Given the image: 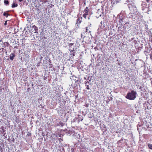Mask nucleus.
Listing matches in <instances>:
<instances>
[{"label": "nucleus", "mask_w": 152, "mask_h": 152, "mask_svg": "<svg viewBox=\"0 0 152 152\" xmlns=\"http://www.w3.org/2000/svg\"><path fill=\"white\" fill-rule=\"evenodd\" d=\"M70 55H71V57H73V56H75V54L76 52V50H74V51H70Z\"/></svg>", "instance_id": "39448f33"}, {"label": "nucleus", "mask_w": 152, "mask_h": 152, "mask_svg": "<svg viewBox=\"0 0 152 152\" xmlns=\"http://www.w3.org/2000/svg\"><path fill=\"white\" fill-rule=\"evenodd\" d=\"M79 20L80 19L79 18L77 19V22L79 20V23H81V21L80 20Z\"/></svg>", "instance_id": "dca6fc26"}, {"label": "nucleus", "mask_w": 152, "mask_h": 152, "mask_svg": "<svg viewBox=\"0 0 152 152\" xmlns=\"http://www.w3.org/2000/svg\"><path fill=\"white\" fill-rule=\"evenodd\" d=\"M100 16H101V14L100 15Z\"/></svg>", "instance_id": "c9c22d12"}, {"label": "nucleus", "mask_w": 152, "mask_h": 152, "mask_svg": "<svg viewBox=\"0 0 152 152\" xmlns=\"http://www.w3.org/2000/svg\"><path fill=\"white\" fill-rule=\"evenodd\" d=\"M150 0H146V1H147L148 2Z\"/></svg>", "instance_id": "bb28decb"}, {"label": "nucleus", "mask_w": 152, "mask_h": 152, "mask_svg": "<svg viewBox=\"0 0 152 152\" xmlns=\"http://www.w3.org/2000/svg\"><path fill=\"white\" fill-rule=\"evenodd\" d=\"M123 21H122V19H121L120 20V21H119V22L120 23H121V22H122Z\"/></svg>", "instance_id": "a211bd4d"}, {"label": "nucleus", "mask_w": 152, "mask_h": 152, "mask_svg": "<svg viewBox=\"0 0 152 152\" xmlns=\"http://www.w3.org/2000/svg\"><path fill=\"white\" fill-rule=\"evenodd\" d=\"M4 4L6 5L8 4H9V1L7 0H4Z\"/></svg>", "instance_id": "9d476101"}, {"label": "nucleus", "mask_w": 152, "mask_h": 152, "mask_svg": "<svg viewBox=\"0 0 152 152\" xmlns=\"http://www.w3.org/2000/svg\"><path fill=\"white\" fill-rule=\"evenodd\" d=\"M151 42H152V40H151Z\"/></svg>", "instance_id": "72a5a7b5"}, {"label": "nucleus", "mask_w": 152, "mask_h": 152, "mask_svg": "<svg viewBox=\"0 0 152 152\" xmlns=\"http://www.w3.org/2000/svg\"><path fill=\"white\" fill-rule=\"evenodd\" d=\"M3 15L4 16H6V17L7 18L8 17V16L10 15L5 12H4L3 14Z\"/></svg>", "instance_id": "1a4fd4ad"}, {"label": "nucleus", "mask_w": 152, "mask_h": 152, "mask_svg": "<svg viewBox=\"0 0 152 152\" xmlns=\"http://www.w3.org/2000/svg\"><path fill=\"white\" fill-rule=\"evenodd\" d=\"M88 8L87 7H86V9L85 10L84 12V14H85V15H88V11L87 9Z\"/></svg>", "instance_id": "423d86ee"}, {"label": "nucleus", "mask_w": 152, "mask_h": 152, "mask_svg": "<svg viewBox=\"0 0 152 152\" xmlns=\"http://www.w3.org/2000/svg\"><path fill=\"white\" fill-rule=\"evenodd\" d=\"M2 150V149L1 148L0 150Z\"/></svg>", "instance_id": "473e14b6"}, {"label": "nucleus", "mask_w": 152, "mask_h": 152, "mask_svg": "<svg viewBox=\"0 0 152 152\" xmlns=\"http://www.w3.org/2000/svg\"><path fill=\"white\" fill-rule=\"evenodd\" d=\"M69 50L70 51L76 50L77 47V46H76V45L74 43H69Z\"/></svg>", "instance_id": "f03ea898"}, {"label": "nucleus", "mask_w": 152, "mask_h": 152, "mask_svg": "<svg viewBox=\"0 0 152 152\" xmlns=\"http://www.w3.org/2000/svg\"><path fill=\"white\" fill-rule=\"evenodd\" d=\"M140 125H137V130H139V128H138L139 127H140Z\"/></svg>", "instance_id": "2eb2a0df"}, {"label": "nucleus", "mask_w": 152, "mask_h": 152, "mask_svg": "<svg viewBox=\"0 0 152 152\" xmlns=\"http://www.w3.org/2000/svg\"><path fill=\"white\" fill-rule=\"evenodd\" d=\"M88 19H89V17H88Z\"/></svg>", "instance_id": "7c9ffc66"}, {"label": "nucleus", "mask_w": 152, "mask_h": 152, "mask_svg": "<svg viewBox=\"0 0 152 152\" xmlns=\"http://www.w3.org/2000/svg\"><path fill=\"white\" fill-rule=\"evenodd\" d=\"M102 21H101V24H102Z\"/></svg>", "instance_id": "c756f323"}, {"label": "nucleus", "mask_w": 152, "mask_h": 152, "mask_svg": "<svg viewBox=\"0 0 152 152\" xmlns=\"http://www.w3.org/2000/svg\"><path fill=\"white\" fill-rule=\"evenodd\" d=\"M150 58L151 59H152V56L151 55L150 56Z\"/></svg>", "instance_id": "393cba45"}, {"label": "nucleus", "mask_w": 152, "mask_h": 152, "mask_svg": "<svg viewBox=\"0 0 152 152\" xmlns=\"http://www.w3.org/2000/svg\"><path fill=\"white\" fill-rule=\"evenodd\" d=\"M15 56V55L14 53H11L10 56V59L12 61L13 60Z\"/></svg>", "instance_id": "20e7f679"}, {"label": "nucleus", "mask_w": 152, "mask_h": 152, "mask_svg": "<svg viewBox=\"0 0 152 152\" xmlns=\"http://www.w3.org/2000/svg\"><path fill=\"white\" fill-rule=\"evenodd\" d=\"M64 124L63 122H60L58 124V125L62 126L64 125Z\"/></svg>", "instance_id": "9b49d317"}, {"label": "nucleus", "mask_w": 152, "mask_h": 152, "mask_svg": "<svg viewBox=\"0 0 152 152\" xmlns=\"http://www.w3.org/2000/svg\"><path fill=\"white\" fill-rule=\"evenodd\" d=\"M5 53H7V51L6 50H5Z\"/></svg>", "instance_id": "a878e982"}, {"label": "nucleus", "mask_w": 152, "mask_h": 152, "mask_svg": "<svg viewBox=\"0 0 152 152\" xmlns=\"http://www.w3.org/2000/svg\"><path fill=\"white\" fill-rule=\"evenodd\" d=\"M87 83H89V82H85V84H86V88L88 90H89L90 89L89 86L88 85H87Z\"/></svg>", "instance_id": "6e6552de"}, {"label": "nucleus", "mask_w": 152, "mask_h": 152, "mask_svg": "<svg viewBox=\"0 0 152 152\" xmlns=\"http://www.w3.org/2000/svg\"><path fill=\"white\" fill-rule=\"evenodd\" d=\"M18 6V5L17 4H15V3H13L12 5V8H14L17 7Z\"/></svg>", "instance_id": "0eeeda50"}, {"label": "nucleus", "mask_w": 152, "mask_h": 152, "mask_svg": "<svg viewBox=\"0 0 152 152\" xmlns=\"http://www.w3.org/2000/svg\"><path fill=\"white\" fill-rule=\"evenodd\" d=\"M88 27H86V32H88Z\"/></svg>", "instance_id": "f3484780"}, {"label": "nucleus", "mask_w": 152, "mask_h": 152, "mask_svg": "<svg viewBox=\"0 0 152 152\" xmlns=\"http://www.w3.org/2000/svg\"><path fill=\"white\" fill-rule=\"evenodd\" d=\"M2 51H5V50H6V49H4V48H2L0 49Z\"/></svg>", "instance_id": "ddd939ff"}, {"label": "nucleus", "mask_w": 152, "mask_h": 152, "mask_svg": "<svg viewBox=\"0 0 152 152\" xmlns=\"http://www.w3.org/2000/svg\"><path fill=\"white\" fill-rule=\"evenodd\" d=\"M150 42H149V44H150Z\"/></svg>", "instance_id": "f704fd0d"}, {"label": "nucleus", "mask_w": 152, "mask_h": 152, "mask_svg": "<svg viewBox=\"0 0 152 152\" xmlns=\"http://www.w3.org/2000/svg\"><path fill=\"white\" fill-rule=\"evenodd\" d=\"M151 84H152V81H151Z\"/></svg>", "instance_id": "c85d7f7f"}, {"label": "nucleus", "mask_w": 152, "mask_h": 152, "mask_svg": "<svg viewBox=\"0 0 152 152\" xmlns=\"http://www.w3.org/2000/svg\"><path fill=\"white\" fill-rule=\"evenodd\" d=\"M87 15H85V14H83V16L84 18L85 19H86V16Z\"/></svg>", "instance_id": "4468645a"}, {"label": "nucleus", "mask_w": 152, "mask_h": 152, "mask_svg": "<svg viewBox=\"0 0 152 152\" xmlns=\"http://www.w3.org/2000/svg\"><path fill=\"white\" fill-rule=\"evenodd\" d=\"M138 19V18L137 17H136V18H134V19L136 20L137 19Z\"/></svg>", "instance_id": "5701e85b"}, {"label": "nucleus", "mask_w": 152, "mask_h": 152, "mask_svg": "<svg viewBox=\"0 0 152 152\" xmlns=\"http://www.w3.org/2000/svg\"><path fill=\"white\" fill-rule=\"evenodd\" d=\"M17 152H20V151H19V150H18V151Z\"/></svg>", "instance_id": "cd10ccee"}, {"label": "nucleus", "mask_w": 152, "mask_h": 152, "mask_svg": "<svg viewBox=\"0 0 152 152\" xmlns=\"http://www.w3.org/2000/svg\"><path fill=\"white\" fill-rule=\"evenodd\" d=\"M32 28L33 29V31L35 33H38V32L37 31L38 30L37 28L35 26V25L33 26L32 27Z\"/></svg>", "instance_id": "7ed1b4c3"}, {"label": "nucleus", "mask_w": 152, "mask_h": 152, "mask_svg": "<svg viewBox=\"0 0 152 152\" xmlns=\"http://www.w3.org/2000/svg\"><path fill=\"white\" fill-rule=\"evenodd\" d=\"M30 135V133H28V134H27V135H28V136Z\"/></svg>", "instance_id": "412c9836"}, {"label": "nucleus", "mask_w": 152, "mask_h": 152, "mask_svg": "<svg viewBox=\"0 0 152 152\" xmlns=\"http://www.w3.org/2000/svg\"><path fill=\"white\" fill-rule=\"evenodd\" d=\"M79 81H80L79 80H77V81H76L75 82H79Z\"/></svg>", "instance_id": "aec40b11"}, {"label": "nucleus", "mask_w": 152, "mask_h": 152, "mask_svg": "<svg viewBox=\"0 0 152 152\" xmlns=\"http://www.w3.org/2000/svg\"><path fill=\"white\" fill-rule=\"evenodd\" d=\"M83 120V119H82V120H81V121H82Z\"/></svg>", "instance_id": "2f4dec72"}, {"label": "nucleus", "mask_w": 152, "mask_h": 152, "mask_svg": "<svg viewBox=\"0 0 152 152\" xmlns=\"http://www.w3.org/2000/svg\"><path fill=\"white\" fill-rule=\"evenodd\" d=\"M23 1V0H19V1L20 2H21Z\"/></svg>", "instance_id": "b1692460"}, {"label": "nucleus", "mask_w": 152, "mask_h": 152, "mask_svg": "<svg viewBox=\"0 0 152 152\" xmlns=\"http://www.w3.org/2000/svg\"><path fill=\"white\" fill-rule=\"evenodd\" d=\"M7 21H5L4 23V24L5 25H7Z\"/></svg>", "instance_id": "6ab92c4d"}, {"label": "nucleus", "mask_w": 152, "mask_h": 152, "mask_svg": "<svg viewBox=\"0 0 152 152\" xmlns=\"http://www.w3.org/2000/svg\"><path fill=\"white\" fill-rule=\"evenodd\" d=\"M137 93L136 92L133 90H132L131 92L127 93L126 98L130 100H134L136 97Z\"/></svg>", "instance_id": "f257e3e1"}, {"label": "nucleus", "mask_w": 152, "mask_h": 152, "mask_svg": "<svg viewBox=\"0 0 152 152\" xmlns=\"http://www.w3.org/2000/svg\"><path fill=\"white\" fill-rule=\"evenodd\" d=\"M7 46H8V45H9V44L8 43H7Z\"/></svg>", "instance_id": "4be33fe9"}, {"label": "nucleus", "mask_w": 152, "mask_h": 152, "mask_svg": "<svg viewBox=\"0 0 152 152\" xmlns=\"http://www.w3.org/2000/svg\"><path fill=\"white\" fill-rule=\"evenodd\" d=\"M42 58V57H41V58Z\"/></svg>", "instance_id": "e433bc0d"}, {"label": "nucleus", "mask_w": 152, "mask_h": 152, "mask_svg": "<svg viewBox=\"0 0 152 152\" xmlns=\"http://www.w3.org/2000/svg\"><path fill=\"white\" fill-rule=\"evenodd\" d=\"M148 146L150 149H152V144H148Z\"/></svg>", "instance_id": "f8f14e48"}]
</instances>
